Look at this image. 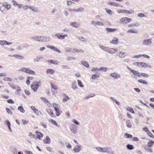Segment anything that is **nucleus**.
Wrapping results in <instances>:
<instances>
[{
	"mask_svg": "<svg viewBox=\"0 0 154 154\" xmlns=\"http://www.w3.org/2000/svg\"><path fill=\"white\" fill-rule=\"evenodd\" d=\"M40 82H35L32 85H31V87L32 89L34 91L36 92L38 90V88L39 86Z\"/></svg>",
	"mask_w": 154,
	"mask_h": 154,
	"instance_id": "nucleus-1",
	"label": "nucleus"
},
{
	"mask_svg": "<svg viewBox=\"0 0 154 154\" xmlns=\"http://www.w3.org/2000/svg\"><path fill=\"white\" fill-rule=\"evenodd\" d=\"M110 76L114 80H116L120 78L121 76L118 73L116 72L111 73L110 74Z\"/></svg>",
	"mask_w": 154,
	"mask_h": 154,
	"instance_id": "nucleus-2",
	"label": "nucleus"
},
{
	"mask_svg": "<svg viewBox=\"0 0 154 154\" xmlns=\"http://www.w3.org/2000/svg\"><path fill=\"white\" fill-rule=\"evenodd\" d=\"M39 41L46 42H49L50 40V38L49 37L44 36H39Z\"/></svg>",
	"mask_w": 154,
	"mask_h": 154,
	"instance_id": "nucleus-3",
	"label": "nucleus"
},
{
	"mask_svg": "<svg viewBox=\"0 0 154 154\" xmlns=\"http://www.w3.org/2000/svg\"><path fill=\"white\" fill-rule=\"evenodd\" d=\"M127 55V54L126 53L122 51H119L116 54V55L121 58H123Z\"/></svg>",
	"mask_w": 154,
	"mask_h": 154,
	"instance_id": "nucleus-4",
	"label": "nucleus"
},
{
	"mask_svg": "<svg viewBox=\"0 0 154 154\" xmlns=\"http://www.w3.org/2000/svg\"><path fill=\"white\" fill-rule=\"evenodd\" d=\"M55 36H56L60 40H63L65 38V37L68 36V35L67 34H65L63 35H61L60 33H58L56 34L55 35Z\"/></svg>",
	"mask_w": 154,
	"mask_h": 154,
	"instance_id": "nucleus-5",
	"label": "nucleus"
},
{
	"mask_svg": "<svg viewBox=\"0 0 154 154\" xmlns=\"http://www.w3.org/2000/svg\"><path fill=\"white\" fill-rule=\"evenodd\" d=\"M152 43L151 39H148L144 40L142 42V44L144 45H147L151 44Z\"/></svg>",
	"mask_w": 154,
	"mask_h": 154,
	"instance_id": "nucleus-6",
	"label": "nucleus"
},
{
	"mask_svg": "<svg viewBox=\"0 0 154 154\" xmlns=\"http://www.w3.org/2000/svg\"><path fill=\"white\" fill-rule=\"evenodd\" d=\"M70 128L71 131L74 134H76L77 132L76 129L77 128V126L74 125H71V126L69 127Z\"/></svg>",
	"mask_w": 154,
	"mask_h": 154,
	"instance_id": "nucleus-7",
	"label": "nucleus"
},
{
	"mask_svg": "<svg viewBox=\"0 0 154 154\" xmlns=\"http://www.w3.org/2000/svg\"><path fill=\"white\" fill-rule=\"evenodd\" d=\"M117 51L116 49L109 48L107 52L111 54H114Z\"/></svg>",
	"mask_w": 154,
	"mask_h": 154,
	"instance_id": "nucleus-8",
	"label": "nucleus"
},
{
	"mask_svg": "<svg viewBox=\"0 0 154 154\" xmlns=\"http://www.w3.org/2000/svg\"><path fill=\"white\" fill-rule=\"evenodd\" d=\"M134 75V78H137V77L136 76H137L138 77H140V73H139L138 71H136L135 70H132V72Z\"/></svg>",
	"mask_w": 154,
	"mask_h": 154,
	"instance_id": "nucleus-9",
	"label": "nucleus"
},
{
	"mask_svg": "<svg viewBox=\"0 0 154 154\" xmlns=\"http://www.w3.org/2000/svg\"><path fill=\"white\" fill-rule=\"evenodd\" d=\"M84 10V9L83 7H80L77 9H73L71 10L72 11H75V12H82Z\"/></svg>",
	"mask_w": 154,
	"mask_h": 154,
	"instance_id": "nucleus-10",
	"label": "nucleus"
},
{
	"mask_svg": "<svg viewBox=\"0 0 154 154\" xmlns=\"http://www.w3.org/2000/svg\"><path fill=\"white\" fill-rule=\"evenodd\" d=\"M69 24L70 26L75 28H78V26H79L78 23L76 22H71Z\"/></svg>",
	"mask_w": 154,
	"mask_h": 154,
	"instance_id": "nucleus-11",
	"label": "nucleus"
},
{
	"mask_svg": "<svg viewBox=\"0 0 154 154\" xmlns=\"http://www.w3.org/2000/svg\"><path fill=\"white\" fill-rule=\"evenodd\" d=\"M25 72L31 75H35V72L34 71L28 68L26 69Z\"/></svg>",
	"mask_w": 154,
	"mask_h": 154,
	"instance_id": "nucleus-12",
	"label": "nucleus"
},
{
	"mask_svg": "<svg viewBox=\"0 0 154 154\" xmlns=\"http://www.w3.org/2000/svg\"><path fill=\"white\" fill-rule=\"evenodd\" d=\"M113 38V39L110 42V43H112L114 44H118L119 43V41L117 38L114 37Z\"/></svg>",
	"mask_w": 154,
	"mask_h": 154,
	"instance_id": "nucleus-13",
	"label": "nucleus"
},
{
	"mask_svg": "<svg viewBox=\"0 0 154 154\" xmlns=\"http://www.w3.org/2000/svg\"><path fill=\"white\" fill-rule=\"evenodd\" d=\"M12 44V42H8L5 40H3V41L1 40V45H11Z\"/></svg>",
	"mask_w": 154,
	"mask_h": 154,
	"instance_id": "nucleus-14",
	"label": "nucleus"
},
{
	"mask_svg": "<svg viewBox=\"0 0 154 154\" xmlns=\"http://www.w3.org/2000/svg\"><path fill=\"white\" fill-rule=\"evenodd\" d=\"M106 30L107 32L108 33V32H114L117 30V29L115 28L112 29L109 28H106Z\"/></svg>",
	"mask_w": 154,
	"mask_h": 154,
	"instance_id": "nucleus-15",
	"label": "nucleus"
},
{
	"mask_svg": "<svg viewBox=\"0 0 154 154\" xmlns=\"http://www.w3.org/2000/svg\"><path fill=\"white\" fill-rule=\"evenodd\" d=\"M43 142L45 143L49 144L51 142V139L48 136H47L46 137V139H44L43 140Z\"/></svg>",
	"mask_w": 154,
	"mask_h": 154,
	"instance_id": "nucleus-16",
	"label": "nucleus"
},
{
	"mask_svg": "<svg viewBox=\"0 0 154 154\" xmlns=\"http://www.w3.org/2000/svg\"><path fill=\"white\" fill-rule=\"evenodd\" d=\"M11 57H14L17 59L20 60H23L24 59V57L22 56L21 55L15 54H14L13 55L11 56Z\"/></svg>",
	"mask_w": 154,
	"mask_h": 154,
	"instance_id": "nucleus-17",
	"label": "nucleus"
},
{
	"mask_svg": "<svg viewBox=\"0 0 154 154\" xmlns=\"http://www.w3.org/2000/svg\"><path fill=\"white\" fill-rule=\"evenodd\" d=\"M46 111L48 114L52 117L54 116V114L53 112V111L52 109H46Z\"/></svg>",
	"mask_w": 154,
	"mask_h": 154,
	"instance_id": "nucleus-18",
	"label": "nucleus"
},
{
	"mask_svg": "<svg viewBox=\"0 0 154 154\" xmlns=\"http://www.w3.org/2000/svg\"><path fill=\"white\" fill-rule=\"evenodd\" d=\"M41 99L43 100L44 102L46 103L48 105V106L50 107L51 106V104L49 103V102L45 98L41 97Z\"/></svg>",
	"mask_w": 154,
	"mask_h": 154,
	"instance_id": "nucleus-19",
	"label": "nucleus"
},
{
	"mask_svg": "<svg viewBox=\"0 0 154 154\" xmlns=\"http://www.w3.org/2000/svg\"><path fill=\"white\" fill-rule=\"evenodd\" d=\"M117 12L119 13H124L127 14H128V13H129L128 12V11L123 9L118 10Z\"/></svg>",
	"mask_w": 154,
	"mask_h": 154,
	"instance_id": "nucleus-20",
	"label": "nucleus"
},
{
	"mask_svg": "<svg viewBox=\"0 0 154 154\" xmlns=\"http://www.w3.org/2000/svg\"><path fill=\"white\" fill-rule=\"evenodd\" d=\"M97 150L100 152H105V147L102 148L101 147H97L96 148Z\"/></svg>",
	"mask_w": 154,
	"mask_h": 154,
	"instance_id": "nucleus-21",
	"label": "nucleus"
},
{
	"mask_svg": "<svg viewBox=\"0 0 154 154\" xmlns=\"http://www.w3.org/2000/svg\"><path fill=\"white\" fill-rule=\"evenodd\" d=\"M81 146L79 145H77L74 149L73 150L76 152H78L81 150Z\"/></svg>",
	"mask_w": 154,
	"mask_h": 154,
	"instance_id": "nucleus-22",
	"label": "nucleus"
},
{
	"mask_svg": "<svg viewBox=\"0 0 154 154\" xmlns=\"http://www.w3.org/2000/svg\"><path fill=\"white\" fill-rule=\"evenodd\" d=\"M81 63L84 66H85L86 67L88 68L89 67V65L88 64V62L87 61L83 60L82 61Z\"/></svg>",
	"mask_w": 154,
	"mask_h": 154,
	"instance_id": "nucleus-23",
	"label": "nucleus"
},
{
	"mask_svg": "<svg viewBox=\"0 0 154 154\" xmlns=\"http://www.w3.org/2000/svg\"><path fill=\"white\" fill-rule=\"evenodd\" d=\"M76 85L77 83L75 81H74L72 82V88L73 90H75L78 88Z\"/></svg>",
	"mask_w": 154,
	"mask_h": 154,
	"instance_id": "nucleus-24",
	"label": "nucleus"
},
{
	"mask_svg": "<svg viewBox=\"0 0 154 154\" xmlns=\"http://www.w3.org/2000/svg\"><path fill=\"white\" fill-rule=\"evenodd\" d=\"M63 95L65 96V97L63 98V103L66 102L67 100L69 99V97L68 96L66 95V94H63Z\"/></svg>",
	"mask_w": 154,
	"mask_h": 154,
	"instance_id": "nucleus-25",
	"label": "nucleus"
},
{
	"mask_svg": "<svg viewBox=\"0 0 154 154\" xmlns=\"http://www.w3.org/2000/svg\"><path fill=\"white\" fill-rule=\"evenodd\" d=\"M137 30L135 29H132L131 30H128L127 31L128 33H132L134 34H137Z\"/></svg>",
	"mask_w": 154,
	"mask_h": 154,
	"instance_id": "nucleus-26",
	"label": "nucleus"
},
{
	"mask_svg": "<svg viewBox=\"0 0 154 154\" xmlns=\"http://www.w3.org/2000/svg\"><path fill=\"white\" fill-rule=\"evenodd\" d=\"M3 6L6 8L7 10H9L11 8V5L7 2H5L3 4Z\"/></svg>",
	"mask_w": 154,
	"mask_h": 154,
	"instance_id": "nucleus-27",
	"label": "nucleus"
},
{
	"mask_svg": "<svg viewBox=\"0 0 154 154\" xmlns=\"http://www.w3.org/2000/svg\"><path fill=\"white\" fill-rule=\"evenodd\" d=\"M99 47L100 48H101L102 50H103L104 51L107 52L108 49L109 48V47L104 46L102 45H99Z\"/></svg>",
	"mask_w": 154,
	"mask_h": 154,
	"instance_id": "nucleus-28",
	"label": "nucleus"
},
{
	"mask_svg": "<svg viewBox=\"0 0 154 154\" xmlns=\"http://www.w3.org/2000/svg\"><path fill=\"white\" fill-rule=\"evenodd\" d=\"M18 109L20 112L23 113H24L25 112V110L22 106H18Z\"/></svg>",
	"mask_w": 154,
	"mask_h": 154,
	"instance_id": "nucleus-29",
	"label": "nucleus"
},
{
	"mask_svg": "<svg viewBox=\"0 0 154 154\" xmlns=\"http://www.w3.org/2000/svg\"><path fill=\"white\" fill-rule=\"evenodd\" d=\"M153 144H154V141L150 140L148 142L147 146L151 148L152 147Z\"/></svg>",
	"mask_w": 154,
	"mask_h": 154,
	"instance_id": "nucleus-30",
	"label": "nucleus"
},
{
	"mask_svg": "<svg viewBox=\"0 0 154 154\" xmlns=\"http://www.w3.org/2000/svg\"><path fill=\"white\" fill-rule=\"evenodd\" d=\"M95 96V94L94 93L91 94L85 97V98L86 99H88L89 98L93 97Z\"/></svg>",
	"mask_w": 154,
	"mask_h": 154,
	"instance_id": "nucleus-31",
	"label": "nucleus"
},
{
	"mask_svg": "<svg viewBox=\"0 0 154 154\" xmlns=\"http://www.w3.org/2000/svg\"><path fill=\"white\" fill-rule=\"evenodd\" d=\"M99 77V75L97 74H95L91 76V78L93 80H95L96 78Z\"/></svg>",
	"mask_w": 154,
	"mask_h": 154,
	"instance_id": "nucleus-32",
	"label": "nucleus"
},
{
	"mask_svg": "<svg viewBox=\"0 0 154 154\" xmlns=\"http://www.w3.org/2000/svg\"><path fill=\"white\" fill-rule=\"evenodd\" d=\"M54 70L52 69H48L47 70V73L52 74L54 72Z\"/></svg>",
	"mask_w": 154,
	"mask_h": 154,
	"instance_id": "nucleus-33",
	"label": "nucleus"
},
{
	"mask_svg": "<svg viewBox=\"0 0 154 154\" xmlns=\"http://www.w3.org/2000/svg\"><path fill=\"white\" fill-rule=\"evenodd\" d=\"M144 149L145 150H147L149 152H152V149L150 148V147H149L147 146H144Z\"/></svg>",
	"mask_w": 154,
	"mask_h": 154,
	"instance_id": "nucleus-34",
	"label": "nucleus"
},
{
	"mask_svg": "<svg viewBox=\"0 0 154 154\" xmlns=\"http://www.w3.org/2000/svg\"><path fill=\"white\" fill-rule=\"evenodd\" d=\"M126 147L128 149L130 150L133 149L134 148L133 145L130 144H128L126 146Z\"/></svg>",
	"mask_w": 154,
	"mask_h": 154,
	"instance_id": "nucleus-35",
	"label": "nucleus"
},
{
	"mask_svg": "<svg viewBox=\"0 0 154 154\" xmlns=\"http://www.w3.org/2000/svg\"><path fill=\"white\" fill-rule=\"evenodd\" d=\"M78 38L79 40L82 41L83 42H86L87 40V38H84L81 36H79Z\"/></svg>",
	"mask_w": 154,
	"mask_h": 154,
	"instance_id": "nucleus-36",
	"label": "nucleus"
},
{
	"mask_svg": "<svg viewBox=\"0 0 154 154\" xmlns=\"http://www.w3.org/2000/svg\"><path fill=\"white\" fill-rule=\"evenodd\" d=\"M112 151L111 149L109 147H105V152L109 153H111L110 152Z\"/></svg>",
	"mask_w": 154,
	"mask_h": 154,
	"instance_id": "nucleus-37",
	"label": "nucleus"
},
{
	"mask_svg": "<svg viewBox=\"0 0 154 154\" xmlns=\"http://www.w3.org/2000/svg\"><path fill=\"white\" fill-rule=\"evenodd\" d=\"M112 151L111 149L109 147H105V152L109 153H111L110 152Z\"/></svg>",
	"mask_w": 154,
	"mask_h": 154,
	"instance_id": "nucleus-38",
	"label": "nucleus"
},
{
	"mask_svg": "<svg viewBox=\"0 0 154 154\" xmlns=\"http://www.w3.org/2000/svg\"><path fill=\"white\" fill-rule=\"evenodd\" d=\"M126 123L127 125V126L128 128H131V124L130 121L129 120H127L126 121Z\"/></svg>",
	"mask_w": 154,
	"mask_h": 154,
	"instance_id": "nucleus-39",
	"label": "nucleus"
},
{
	"mask_svg": "<svg viewBox=\"0 0 154 154\" xmlns=\"http://www.w3.org/2000/svg\"><path fill=\"white\" fill-rule=\"evenodd\" d=\"M33 11L35 12H37L39 11L38 8H36L33 6L32 7V8L31 9Z\"/></svg>",
	"mask_w": 154,
	"mask_h": 154,
	"instance_id": "nucleus-40",
	"label": "nucleus"
},
{
	"mask_svg": "<svg viewBox=\"0 0 154 154\" xmlns=\"http://www.w3.org/2000/svg\"><path fill=\"white\" fill-rule=\"evenodd\" d=\"M49 121L50 122L52 123L54 125H56L58 127H59V126L58 125L57 123V122L55 121L54 120H53L52 119H51Z\"/></svg>",
	"mask_w": 154,
	"mask_h": 154,
	"instance_id": "nucleus-41",
	"label": "nucleus"
},
{
	"mask_svg": "<svg viewBox=\"0 0 154 154\" xmlns=\"http://www.w3.org/2000/svg\"><path fill=\"white\" fill-rule=\"evenodd\" d=\"M36 133L37 134V137L39 139H40V137H43V135L42 133L38 131H36Z\"/></svg>",
	"mask_w": 154,
	"mask_h": 154,
	"instance_id": "nucleus-42",
	"label": "nucleus"
},
{
	"mask_svg": "<svg viewBox=\"0 0 154 154\" xmlns=\"http://www.w3.org/2000/svg\"><path fill=\"white\" fill-rule=\"evenodd\" d=\"M31 38L33 40H37L38 41H39V37L37 36H31Z\"/></svg>",
	"mask_w": 154,
	"mask_h": 154,
	"instance_id": "nucleus-43",
	"label": "nucleus"
},
{
	"mask_svg": "<svg viewBox=\"0 0 154 154\" xmlns=\"http://www.w3.org/2000/svg\"><path fill=\"white\" fill-rule=\"evenodd\" d=\"M105 10H106V12L109 14L111 15L112 14V12L110 9L106 8H105Z\"/></svg>",
	"mask_w": 154,
	"mask_h": 154,
	"instance_id": "nucleus-44",
	"label": "nucleus"
},
{
	"mask_svg": "<svg viewBox=\"0 0 154 154\" xmlns=\"http://www.w3.org/2000/svg\"><path fill=\"white\" fill-rule=\"evenodd\" d=\"M138 82H139L143 84L146 85L147 84V83L146 81L143 79H139L138 80Z\"/></svg>",
	"mask_w": 154,
	"mask_h": 154,
	"instance_id": "nucleus-45",
	"label": "nucleus"
},
{
	"mask_svg": "<svg viewBox=\"0 0 154 154\" xmlns=\"http://www.w3.org/2000/svg\"><path fill=\"white\" fill-rule=\"evenodd\" d=\"M127 111L130 112L131 113L133 114H134L135 112L134 111L133 109L130 107H128L127 108Z\"/></svg>",
	"mask_w": 154,
	"mask_h": 154,
	"instance_id": "nucleus-46",
	"label": "nucleus"
},
{
	"mask_svg": "<svg viewBox=\"0 0 154 154\" xmlns=\"http://www.w3.org/2000/svg\"><path fill=\"white\" fill-rule=\"evenodd\" d=\"M43 58V57L42 56L40 57H36L35 59L34 60V62H38L39 60L40 59H41Z\"/></svg>",
	"mask_w": 154,
	"mask_h": 154,
	"instance_id": "nucleus-47",
	"label": "nucleus"
},
{
	"mask_svg": "<svg viewBox=\"0 0 154 154\" xmlns=\"http://www.w3.org/2000/svg\"><path fill=\"white\" fill-rule=\"evenodd\" d=\"M125 137L127 138H131L132 137V136L131 135L129 134L128 133H126L125 135Z\"/></svg>",
	"mask_w": 154,
	"mask_h": 154,
	"instance_id": "nucleus-48",
	"label": "nucleus"
},
{
	"mask_svg": "<svg viewBox=\"0 0 154 154\" xmlns=\"http://www.w3.org/2000/svg\"><path fill=\"white\" fill-rule=\"evenodd\" d=\"M140 76H142L145 77H148L149 76V75L144 73L141 72L140 73Z\"/></svg>",
	"mask_w": 154,
	"mask_h": 154,
	"instance_id": "nucleus-49",
	"label": "nucleus"
},
{
	"mask_svg": "<svg viewBox=\"0 0 154 154\" xmlns=\"http://www.w3.org/2000/svg\"><path fill=\"white\" fill-rule=\"evenodd\" d=\"M3 79L4 81L10 82H11L13 80L12 79L7 77H4Z\"/></svg>",
	"mask_w": 154,
	"mask_h": 154,
	"instance_id": "nucleus-50",
	"label": "nucleus"
},
{
	"mask_svg": "<svg viewBox=\"0 0 154 154\" xmlns=\"http://www.w3.org/2000/svg\"><path fill=\"white\" fill-rule=\"evenodd\" d=\"M111 98L112 100L115 102L118 105H120V103L119 102L117 101L114 98L112 97H111Z\"/></svg>",
	"mask_w": 154,
	"mask_h": 154,
	"instance_id": "nucleus-51",
	"label": "nucleus"
},
{
	"mask_svg": "<svg viewBox=\"0 0 154 154\" xmlns=\"http://www.w3.org/2000/svg\"><path fill=\"white\" fill-rule=\"evenodd\" d=\"M77 81L78 86L81 88H83L84 87V85L82 84L81 81L80 80H78Z\"/></svg>",
	"mask_w": 154,
	"mask_h": 154,
	"instance_id": "nucleus-52",
	"label": "nucleus"
},
{
	"mask_svg": "<svg viewBox=\"0 0 154 154\" xmlns=\"http://www.w3.org/2000/svg\"><path fill=\"white\" fill-rule=\"evenodd\" d=\"M73 50L75 52H76L77 53H83L84 52L83 51H82L81 49L79 50L76 48H74L73 49Z\"/></svg>",
	"mask_w": 154,
	"mask_h": 154,
	"instance_id": "nucleus-53",
	"label": "nucleus"
},
{
	"mask_svg": "<svg viewBox=\"0 0 154 154\" xmlns=\"http://www.w3.org/2000/svg\"><path fill=\"white\" fill-rule=\"evenodd\" d=\"M49 63H53L55 64H58V63L57 61H54L52 60H48Z\"/></svg>",
	"mask_w": 154,
	"mask_h": 154,
	"instance_id": "nucleus-54",
	"label": "nucleus"
},
{
	"mask_svg": "<svg viewBox=\"0 0 154 154\" xmlns=\"http://www.w3.org/2000/svg\"><path fill=\"white\" fill-rule=\"evenodd\" d=\"M32 7V6L30 5H26L23 6V8L25 10H26L27 8L31 9Z\"/></svg>",
	"mask_w": 154,
	"mask_h": 154,
	"instance_id": "nucleus-55",
	"label": "nucleus"
},
{
	"mask_svg": "<svg viewBox=\"0 0 154 154\" xmlns=\"http://www.w3.org/2000/svg\"><path fill=\"white\" fill-rule=\"evenodd\" d=\"M139 24L138 23H136L134 24H131L128 26L129 27H132L134 26H138Z\"/></svg>",
	"mask_w": 154,
	"mask_h": 154,
	"instance_id": "nucleus-56",
	"label": "nucleus"
},
{
	"mask_svg": "<svg viewBox=\"0 0 154 154\" xmlns=\"http://www.w3.org/2000/svg\"><path fill=\"white\" fill-rule=\"evenodd\" d=\"M56 112V115L57 116H59L60 114V111L59 109L55 110Z\"/></svg>",
	"mask_w": 154,
	"mask_h": 154,
	"instance_id": "nucleus-57",
	"label": "nucleus"
},
{
	"mask_svg": "<svg viewBox=\"0 0 154 154\" xmlns=\"http://www.w3.org/2000/svg\"><path fill=\"white\" fill-rule=\"evenodd\" d=\"M99 70H102L103 71L106 72L107 69V68L104 67H101L98 69Z\"/></svg>",
	"mask_w": 154,
	"mask_h": 154,
	"instance_id": "nucleus-58",
	"label": "nucleus"
},
{
	"mask_svg": "<svg viewBox=\"0 0 154 154\" xmlns=\"http://www.w3.org/2000/svg\"><path fill=\"white\" fill-rule=\"evenodd\" d=\"M119 21L121 23H123V22H126V19L125 18V17L124 18H122L120 19Z\"/></svg>",
	"mask_w": 154,
	"mask_h": 154,
	"instance_id": "nucleus-59",
	"label": "nucleus"
},
{
	"mask_svg": "<svg viewBox=\"0 0 154 154\" xmlns=\"http://www.w3.org/2000/svg\"><path fill=\"white\" fill-rule=\"evenodd\" d=\"M102 26L103 25V23L102 22L99 21H96V26Z\"/></svg>",
	"mask_w": 154,
	"mask_h": 154,
	"instance_id": "nucleus-60",
	"label": "nucleus"
},
{
	"mask_svg": "<svg viewBox=\"0 0 154 154\" xmlns=\"http://www.w3.org/2000/svg\"><path fill=\"white\" fill-rule=\"evenodd\" d=\"M137 16L140 18H143L145 17V15L142 13H139L137 14Z\"/></svg>",
	"mask_w": 154,
	"mask_h": 154,
	"instance_id": "nucleus-61",
	"label": "nucleus"
},
{
	"mask_svg": "<svg viewBox=\"0 0 154 154\" xmlns=\"http://www.w3.org/2000/svg\"><path fill=\"white\" fill-rule=\"evenodd\" d=\"M53 106L55 110L59 109V108L57 106V104L55 103H53Z\"/></svg>",
	"mask_w": 154,
	"mask_h": 154,
	"instance_id": "nucleus-62",
	"label": "nucleus"
},
{
	"mask_svg": "<svg viewBox=\"0 0 154 154\" xmlns=\"http://www.w3.org/2000/svg\"><path fill=\"white\" fill-rule=\"evenodd\" d=\"M148 135L150 137L152 138H154V135L152 134L149 131L147 133Z\"/></svg>",
	"mask_w": 154,
	"mask_h": 154,
	"instance_id": "nucleus-63",
	"label": "nucleus"
},
{
	"mask_svg": "<svg viewBox=\"0 0 154 154\" xmlns=\"http://www.w3.org/2000/svg\"><path fill=\"white\" fill-rule=\"evenodd\" d=\"M6 111H7V112L8 114H12V112L8 108H6Z\"/></svg>",
	"mask_w": 154,
	"mask_h": 154,
	"instance_id": "nucleus-64",
	"label": "nucleus"
}]
</instances>
